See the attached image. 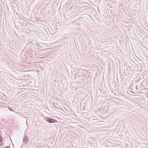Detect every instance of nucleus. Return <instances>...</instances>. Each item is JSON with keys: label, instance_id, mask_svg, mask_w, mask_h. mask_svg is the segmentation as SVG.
Segmentation results:
<instances>
[{"label": "nucleus", "instance_id": "1", "mask_svg": "<svg viewBox=\"0 0 148 148\" xmlns=\"http://www.w3.org/2000/svg\"><path fill=\"white\" fill-rule=\"evenodd\" d=\"M45 120L47 122L50 123H55L57 121L56 120L53 118L47 117L45 118Z\"/></svg>", "mask_w": 148, "mask_h": 148}, {"label": "nucleus", "instance_id": "2", "mask_svg": "<svg viewBox=\"0 0 148 148\" xmlns=\"http://www.w3.org/2000/svg\"><path fill=\"white\" fill-rule=\"evenodd\" d=\"M27 138L26 136H25V138L23 139V141L25 143H27V141L28 140H27Z\"/></svg>", "mask_w": 148, "mask_h": 148}, {"label": "nucleus", "instance_id": "3", "mask_svg": "<svg viewBox=\"0 0 148 148\" xmlns=\"http://www.w3.org/2000/svg\"><path fill=\"white\" fill-rule=\"evenodd\" d=\"M2 141V138L1 136L0 135V145H1L2 143H1V142Z\"/></svg>", "mask_w": 148, "mask_h": 148}, {"label": "nucleus", "instance_id": "4", "mask_svg": "<svg viewBox=\"0 0 148 148\" xmlns=\"http://www.w3.org/2000/svg\"><path fill=\"white\" fill-rule=\"evenodd\" d=\"M8 109L10 110V111H13V110L12 109H11V108H10V107H8Z\"/></svg>", "mask_w": 148, "mask_h": 148}, {"label": "nucleus", "instance_id": "5", "mask_svg": "<svg viewBox=\"0 0 148 148\" xmlns=\"http://www.w3.org/2000/svg\"><path fill=\"white\" fill-rule=\"evenodd\" d=\"M5 148H10V147L9 146H6Z\"/></svg>", "mask_w": 148, "mask_h": 148}]
</instances>
